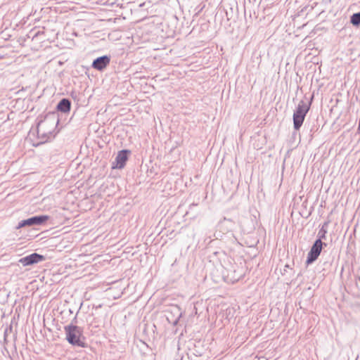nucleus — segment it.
I'll use <instances>...</instances> for the list:
<instances>
[{
    "instance_id": "obj_1",
    "label": "nucleus",
    "mask_w": 360,
    "mask_h": 360,
    "mask_svg": "<svg viewBox=\"0 0 360 360\" xmlns=\"http://www.w3.org/2000/svg\"><path fill=\"white\" fill-rule=\"evenodd\" d=\"M64 330L66 335V340L72 346L79 347L82 348L87 347L85 342V338L83 335L82 328L73 324L72 323L65 326Z\"/></svg>"
},
{
    "instance_id": "obj_2",
    "label": "nucleus",
    "mask_w": 360,
    "mask_h": 360,
    "mask_svg": "<svg viewBox=\"0 0 360 360\" xmlns=\"http://www.w3.org/2000/svg\"><path fill=\"white\" fill-rule=\"evenodd\" d=\"M312 100L313 96L311 97L310 101L307 103L303 100L300 101L296 109L295 110L292 120L293 127L295 131H298L301 128L304 121L305 117L310 109Z\"/></svg>"
},
{
    "instance_id": "obj_3",
    "label": "nucleus",
    "mask_w": 360,
    "mask_h": 360,
    "mask_svg": "<svg viewBox=\"0 0 360 360\" xmlns=\"http://www.w3.org/2000/svg\"><path fill=\"white\" fill-rule=\"evenodd\" d=\"M49 219L50 217L46 214L32 216L30 218L19 221L18 226H16V229L24 227L42 226L44 225Z\"/></svg>"
},
{
    "instance_id": "obj_4",
    "label": "nucleus",
    "mask_w": 360,
    "mask_h": 360,
    "mask_svg": "<svg viewBox=\"0 0 360 360\" xmlns=\"http://www.w3.org/2000/svg\"><path fill=\"white\" fill-rule=\"evenodd\" d=\"M326 246V243H319V242L314 241L307 254L306 264L309 265L314 263L319 258L323 248Z\"/></svg>"
},
{
    "instance_id": "obj_5",
    "label": "nucleus",
    "mask_w": 360,
    "mask_h": 360,
    "mask_svg": "<svg viewBox=\"0 0 360 360\" xmlns=\"http://www.w3.org/2000/svg\"><path fill=\"white\" fill-rule=\"evenodd\" d=\"M43 120H40L38 122L36 129H31L30 131V136H37L39 139V142L36 144V146H39L40 144H43L49 141L51 137L53 136V133L49 131L48 132L41 131V124L43 123Z\"/></svg>"
},
{
    "instance_id": "obj_6",
    "label": "nucleus",
    "mask_w": 360,
    "mask_h": 360,
    "mask_svg": "<svg viewBox=\"0 0 360 360\" xmlns=\"http://www.w3.org/2000/svg\"><path fill=\"white\" fill-rule=\"evenodd\" d=\"M131 154V150L128 149H123L120 150L117 153V155L115 159V161L112 162V169H123L127 160H129V156Z\"/></svg>"
},
{
    "instance_id": "obj_7",
    "label": "nucleus",
    "mask_w": 360,
    "mask_h": 360,
    "mask_svg": "<svg viewBox=\"0 0 360 360\" xmlns=\"http://www.w3.org/2000/svg\"><path fill=\"white\" fill-rule=\"evenodd\" d=\"M45 260V257L37 252L23 257L18 260V262L24 266H31Z\"/></svg>"
},
{
    "instance_id": "obj_8",
    "label": "nucleus",
    "mask_w": 360,
    "mask_h": 360,
    "mask_svg": "<svg viewBox=\"0 0 360 360\" xmlns=\"http://www.w3.org/2000/svg\"><path fill=\"white\" fill-rule=\"evenodd\" d=\"M110 63V56L103 55L97 57L93 60L91 68L98 71H103L109 65Z\"/></svg>"
},
{
    "instance_id": "obj_9",
    "label": "nucleus",
    "mask_w": 360,
    "mask_h": 360,
    "mask_svg": "<svg viewBox=\"0 0 360 360\" xmlns=\"http://www.w3.org/2000/svg\"><path fill=\"white\" fill-rule=\"evenodd\" d=\"M71 101L68 98H63L58 103L56 109L63 113H68L71 109Z\"/></svg>"
},
{
    "instance_id": "obj_10",
    "label": "nucleus",
    "mask_w": 360,
    "mask_h": 360,
    "mask_svg": "<svg viewBox=\"0 0 360 360\" xmlns=\"http://www.w3.org/2000/svg\"><path fill=\"white\" fill-rule=\"evenodd\" d=\"M234 225L235 223L232 219L224 217L219 221V228L221 231L229 232L233 229Z\"/></svg>"
},
{
    "instance_id": "obj_11",
    "label": "nucleus",
    "mask_w": 360,
    "mask_h": 360,
    "mask_svg": "<svg viewBox=\"0 0 360 360\" xmlns=\"http://www.w3.org/2000/svg\"><path fill=\"white\" fill-rule=\"evenodd\" d=\"M350 23L356 27L360 25V12L354 13L351 15Z\"/></svg>"
},
{
    "instance_id": "obj_12",
    "label": "nucleus",
    "mask_w": 360,
    "mask_h": 360,
    "mask_svg": "<svg viewBox=\"0 0 360 360\" xmlns=\"http://www.w3.org/2000/svg\"><path fill=\"white\" fill-rule=\"evenodd\" d=\"M231 4H229V6H226V5H223V9L225 12V14H226V18L227 19V20H230L232 18H233V8L231 6H230Z\"/></svg>"
},
{
    "instance_id": "obj_13",
    "label": "nucleus",
    "mask_w": 360,
    "mask_h": 360,
    "mask_svg": "<svg viewBox=\"0 0 360 360\" xmlns=\"http://www.w3.org/2000/svg\"><path fill=\"white\" fill-rule=\"evenodd\" d=\"M327 233L328 230L320 229L317 235V238L316 239L315 242H319V243H325L322 240H326Z\"/></svg>"
},
{
    "instance_id": "obj_14",
    "label": "nucleus",
    "mask_w": 360,
    "mask_h": 360,
    "mask_svg": "<svg viewBox=\"0 0 360 360\" xmlns=\"http://www.w3.org/2000/svg\"><path fill=\"white\" fill-rule=\"evenodd\" d=\"M13 329V326L10 325L9 326L6 327V328L4 330V338L6 339L8 335V333L11 332Z\"/></svg>"
},
{
    "instance_id": "obj_15",
    "label": "nucleus",
    "mask_w": 360,
    "mask_h": 360,
    "mask_svg": "<svg viewBox=\"0 0 360 360\" xmlns=\"http://www.w3.org/2000/svg\"><path fill=\"white\" fill-rule=\"evenodd\" d=\"M330 224V221H326L321 226V229H323L324 230H328V225Z\"/></svg>"
},
{
    "instance_id": "obj_16",
    "label": "nucleus",
    "mask_w": 360,
    "mask_h": 360,
    "mask_svg": "<svg viewBox=\"0 0 360 360\" xmlns=\"http://www.w3.org/2000/svg\"><path fill=\"white\" fill-rule=\"evenodd\" d=\"M38 34H39V32H36L32 35V31H31L29 34H27V37L28 38H32V39H34L36 37H37Z\"/></svg>"
},
{
    "instance_id": "obj_17",
    "label": "nucleus",
    "mask_w": 360,
    "mask_h": 360,
    "mask_svg": "<svg viewBox=\"0 0 360 360\" xmlns=\"http://www.w3.org/2000/svg\"><path fill=\"white\" fill-rule=\"evenodd\" d=\"M181 316V314H180L179 316H178V318L174 320V325H176L177 324V323H178V321H179V320Z\"/></svg>"
},
{
    "instance_id": "obj_18",
    "label": "nucleus",
    "mask_w": 360,
    "mask_h": 360,
    "mask_svg": "<svg viewBox=\"0 0 360 360\" xmlns=\"http://www.w3.org/2000/svg\"><path fill=\"white\" fill-rule=\"evenodd\" d=\"M288 268H290V266L288 264H286L285 266H284V269H283V271L284 273L287 271L286 269H288Z\"/></svg>"
},
{
    "instance_id": "obj_19",
    "label": "nucleus",
    "mask_w": 360,
    "mask_h": 360,
    "mask_svg": "<svg viewBox=\"0 0 360 360\" xmlns=\"http://www.w3.org/2000/svg\"><path fill=\"white\" fill-rule=\"evenodd\" d=\"M197 204H195V203H193L192 205H190V209L193 207V206H196Z\"/></svg>"
}]
</instances>
